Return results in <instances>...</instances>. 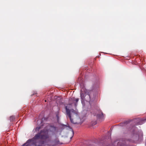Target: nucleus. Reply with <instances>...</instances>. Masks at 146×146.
Segmentation results:
<instances>
[{
  "label": "nucleus",
  "instance_id": "obj_1",
  "mask_svg": "<svg viewBox=\"0 0 146 146\" xmlns=\"http://www.w3.org/2000/svg\"><path fill=\"white\" fill-rule=\"evenodd\" d=\"M78 101V99L71 98L69 100V104L66 107V112L70 119L71 122L73 123L76 124L81 123L82 122L78 115V112L76 111H74L73 109L70 110L69 108L71 104H74L76 106L77 103Z\"/></svg>",
  "mask_w": 146,
  "mask_h": 146
},
{
  "label": "nucleus",
  "instance_id": "obj_2",
  "mask_svg": "<svg viewBox=\"0 0 146 146\" xmlns=\"http://www.w3.org/2000/svg\"><path fill=\"white\" fill-rule=\"evenodd\" d=\"M86 90L84 88H82L81 90L80 97L82 100H83L84 98V93L86 94Z\"/></svg>",
  "mask_w": 146,
  "mask_h": 146
},
{
  "label": "nucleus",
  "instance_id": "obj_3",
  "mask_svg": "<svg viewBox=\"0 0 146 146\" xmlns=\"http://www.w3.org/2000/svg\"><path fill=\"white\" fill-rule=\"evenodd\" d=\"M104 115L101 112H100L97 115V118L99 119H102L104 118Z\"/></svg>",
  "mask_w": 146,
  "mask_h": 146
},
{
  "label": "nucleus",
  "instance_id": "obj_4",
  "mask_svg": "<svg viewBox=\"0 0 146 146\" xmlns=\"http://www.w3.org/2000/svg\"><path fill=\"white\" fill-rule=\"evenodd\" d=\"M38 146H50L49 145L46 143V142H41L39 145Z\"/></svg>",
  "mask_w": 146,
  "mask_h": 146
},
{
  "label": "nucleus",
  "instance_id": "obj_5",
  "mask_svg": "<svg viewBox=\"0 0 146 146\" xmlns=\"http://www.w3.org/2000/svg\"><path fill=\"white\" fill-rule=\"evenodd\" d=\"M14 119V117L12 116L10 117V119L11 120L13 121Z\"/></svg>",
  "mask_w": 146,
  "mask_h": 146
},
{
  "label": "nucleus",
  "instance_id": "obj_6",
  "mask_svg": "<svg viewBox=\"0 0 146 146\" xmlns=\"http://www.w3.org/2000/svg\"><path fill=\"white\" fill-rule=\"evenodd\" d=\"M40 129L39 127H37L35 129V131H37Z\"/></svg>",
  "mask_w": 146,
  "mask_h": 146
},
{
  "label": "nucleus",
  "instance_id": "obj_7",
  "mask_svg": "<svg viewBox=\"0 0 146 146\" xmlns=\"http://www.w3.org/2000/svg\"><path fill=\"white\" fill-rule=\"evenodd\" d=\"M51 128H52L53 129H55V128H54V127H51Z\"/></svg>",
  "mask_w": 146,
  "mask_h": 146
},
{
  "label": "nucleus",
  "instance_id": "obj_8",
  "mask_svg": "<svg viewBox=\"0 0 146 146\" xmlns=\"http://www.w3.org/2000/svg\"><path fill=\"white\" fill-rule=\"evenodd\" d=\"M88 97H89V98H90V96H89V95H88Z\"/></svg>",
  "mask_w": 146,
  "mask_h": 146
},
{
  "label": "nucleus",
  "instance_id": "obj_9",
  "mask_svg": "<svg viewBox=\"0 0 146 146\" xmlns=\"http://www.w3.org/2000/svg\"><path fill=\"white\" fill-rule=\"evenodd\" d=\"M25 146H29L28 145H27V146L25 145Z\"/></svg>",
  "mask_w": 146,
  "mask_h": 146
}]
</instances>
